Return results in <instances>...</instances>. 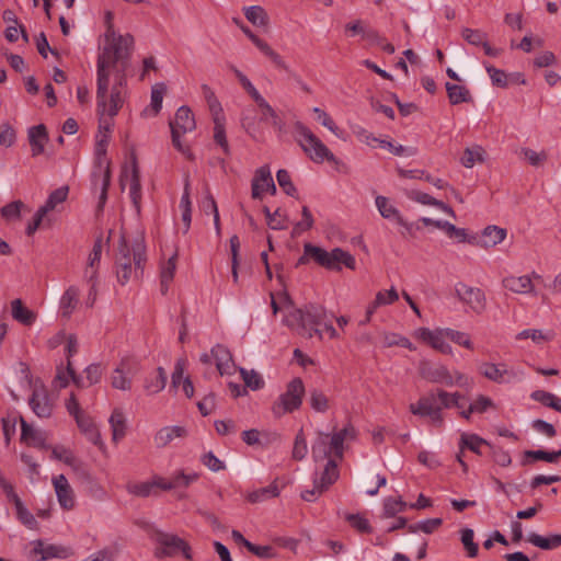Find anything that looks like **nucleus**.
I'll return each mask as SVG.
<instances>
[{
  "instance_id": "dca6fc26",
  "label": "nucleus",
  "mask_w": 561,
  "mask_h": 561,
  "mask_svg": "<svg viewBox=\"0 0 561 561\" xmlns=\"http://www.w3.org/2000/svg\"><path fill=\"white\" fill-rule=\"evenodd\" d=\"M242 32L249 37V39L260 49L270 60L279 69L289 71V67L284 58L275 51L265 41L256 36L248 26L240 25Z\"/></svg>"
},
{
  "instance_id": "0eeeda50",
  "label": "nucleus",
  "mask_w": 561,
  "mask_h": 561,
  "mask_svg": "<svg viewBox=\"0 0 561 561\" xmlns=\"http://www.w3.org/2000/svg\"><path fill=\"white\" fill-rule=\"evenodd\" d=\"M196 127L194 115L190 107L181 106L175 113V117L170 122L172 144L173 146L187 158H191V151L187 146H184L180 138L184 134L194 130Z\"/></svg>"
},
{
  "instance_id": "39448f33",
  "label": "nucleus",
  "mask_w": 561,
  "mask_h": 561,
  "mask_svg": "<svg viewBox=\"0 0 561 561\" xmlns=\"http://www.w3.org/2000/svg\"><path fill=\"white\" fill-rule=\"evenodd\" d=\"M307 251L311 254L312 260L330 271H341L342 265L350 270L356 268L355 257L347 251L341 248H334L327 251L320 247H308Z\"/></svg>"
},
{
  "instance_id": "09e8293b",
  "label": "nucleus",
  "mask_w": 561,
  "mask_h": 561,
  "mask_svg": "<svg viewBox=\"0 0 561 561\" xmlns=\"http://www.w3.org/2000/svg\"><path fill=\"white\" fill-rule=\"evenodd\" d=\"M126 490L129 494L138 497H148L153 493V484L151 481L135 482L129 481L126 483Z\"/></svg>"
},
{
  "instance_id": "aec40b11",
  "label": "nucleus",
  "mask_w": 561,
  "mask_h": 561,
  "mask_svg": "<svg viewBox=\"0 0 561 561\" xmlns=\"http://www.w3.org/2000/svg\"><path fill=\"white\" fill-rule=\"evenodd\" d=\"M55 491L60 506L65 510H71L75 506L73 491L64 474L53 479Z\"/></svg>"
},
{
  "instance_id": "052dcab7",
  "label": "nucleus",
  "mask_w": 561,
  "mask_h": 561,
  "mask_svg": "<svg viewBox=\"0 0 561 561\" xmlns=\"http://www.w3.org/2000/svg\"><path fill=\"white\" fill-rule=\"evenodd\" d=\"M240 375L245 383V388L248 387L251 390H259L264 385L262 377L255 370H247L244 368H240Z\"/></svg>"
},
{
  "instance_id": "603ef678",
  "label": "nucleus",
  "mask_w": 561,
  "mask_h": 561,
  "mask_svg": "<svg viewBox=\"0 0 561 561\" xmlns=\"http://www.w3.org/2000/svg\"><path fill=\"white\" fill-rule=\"evenodd\" d=\"M461 36L468 44L473 46H481L482 44H485V41L488 39V34L485 32L470 27H463L461 30Z\"/></svg>"
},
{
  "instance_id": "f03ea898",
  "label": "nucleus",
  "mask_w": 561,
  "mask_h": 561,
  "mask_svg": "<svg viewBox=\"0 0 561 561\" xmlns=\"http://www.w3.org/2000/svg\"><path fill=\"white\" fill-rule=\"evenodd\" d=\"M147 261L146 245L142 236L134 239L122 234L115 259L116 276L121 285L139 279L144 274Z\"/></svg>"
},
{
  "instance_id": "6e6d98bb",
  "label": "nucleus",
  "mask_w": 561,
  "mask_h": 561,
  "mask_svg": "<svg viewBox=\"0 0 561 561\" xmlns=\"http://www.w3.org/2000/svg\"><path fill=\"white\" fill-rule=\"evenodd\" d=\"M15 511L20 522L30 529H37L38 523L33 514L24 506L22 501H16Z\"/></svg>"
},
{
  "instance_id": "4d7b16f0",
  "label": "nucleus",
  "mask_w": 561,
  "mask_h": 561,
  "mask_svg": "<svg viewBox=\"0 0 561 561\" xmlns=\"http://www.w3.org/2000/svg\"><path fill=\"white\" fill-rule=\"evenodd\" d=\"M308 451L307 440L302 428H300L295 437L294 447L291 451V458L294 460H302Z\"/></svg>"
},
{
  "instance_id": "e433bc0d",
  "label": "nucleus",
  "mask_w": 561,
  "mask_h": 561,
  "mask_svg": "<svg viewBox=\"0 0 561 561\" xmlns=\"http://www.w3.org/2000/svg\"><path fill=\"white\" fill-rule=\"evenodd\" d=\"M278 495H279V489H278L276 481H274L273 483H271L270 485H267L265 488H261L259 490H254V491L248 493L247 500H248V502L255 504V503L264 502L270 499L277 497Z\"/></svg>"
},
{
  "instance_id": "a878e982",
  "label": "nucleus",
  "mask_w": 561,
  "mask_h": 561,
  "mask_svg": "<svg viewBox=\"0 0 561 561\" xmlns=\"http://www.w3.org/2000/svg\"><path fill=\"white\" fill-rule=\"evenodd\" d=\"M128 181L130 198L133 201L135 208L137 209V211H139L141 201V184L140 172L135 157L133 158L131 171L128 175Z\"/></svg>"
},
{
  "instance_id": "ea45409f",
  "label": "nucleus",
  "mask_w": 561,
  "mask_h": 561,
  "mask_svg": "<svg viewBox=\"0 0 561 561\" xmlns=\"http://www.w3.org/2000/svg\"><path fill=\"white\" fill-rule=\"evenodd\" d=\"M79 301V289L75 286H70L62 295L60 300V307L64 317H70L73 310L77 308Z\"/></svg>"
},
{
  "instance_id": "8fccbe9b",
  "label": "nucleus",
  "mask_w": 561,
  "mask_h": 561,
  "mask_svg": "<svg viewBox=\"0 0 561 561\" xmlns=\"http://www.w3.org/2000/svg\"><path fill=\"white\" fill-rule=\"evenodd\" d=\"M482 445H489V443L476 434H462L460 437L461 451L468 448L476 454H480V447Z\"/></svg>"
},
{
  "instance_id": "6ab92c4d",
  "label": "nucleus",
  "mask_w": 561,
  "mask_h": 561,
  "mask_svg": "<svg viewBox=\"0 0 561 561\" xmlns=\"http://www.w3.org/2000/svg\"><path fill=\"white\" fill-rule=\"evenodd\" d=\"M211 353L219 375H232L234 363L230 351L226 346L217 344L211 348Z\"/></svg>"
},
{
  "instance_id": "1a4fd4ad",
  "label": "nucleus",
  "mask_w": 561,
  "mask_h": 561,
  "mask_svg": "<svg viewBox=\"0 0 561 561\" xmlns=\"http://www.w3.org/2000/svg\"><path fill=\"white\" fill-rule=\"evenodd\" d=\"M153 539L158 545L154 550L156 558L174 557L179 552H182L185 559H192L191 546L179 536L158 531Z\"/></svg>"
},
{
  "instance_id": "69168bd1",
  "label": "nucleus",
  "mask_w": 561,
  "mask_h": 561,
  "mask_svg": "<svg viewBox=\"0 0 561 561\" xmlns=\"http://www.w3.org/2000/svg\"><path fill=\"white\" fill-rule=\"evenodd\" d=\"M407 503L401 499L389 497L383 503V515L388 518L396 516V514L403 512Z\"/></svg>"
},
{
  "instance_id": "473e14b6",
  "label": "nucleus",
  "mask_w": 561,
  "mask_h": 561,
  "mask_svg": "<svg viewBox=\"0 0 561 561\" xmlns=\"http://www.w3.org/2000/svg\"><path fill=\"white\" fill-rule=\"evenodd\" d=\"M66 353H67V364H68V374L71 376L72 382L78 387H84L82 382V378L78 376L72 367L71 357L78 352V341L73 334H69L66 340Z\"/></svg>"
},
{
  "instance_id": "f704fd0d",
  "label": "nucleus",
  "mask_w": 561,
  "mask_h": 561,
  "mask_svg": "<svg viewBox=\"0 0 561 561\" xmlns=\"http://www.w3.org/2000/svg\"><path fill=\"white\" fill-rule=\"evenodd\" d=\"M214 121V140L216 144H218L224 153L229 156L230 154V148L229 144L226 137V130H225V116L222 114H218L213 116Z\"/></svg>"
},
{
  "instance_id": "2eb2a0df",
  "label": "nucleus",
  "mask_w": 561,
  "mask_h": 561,
  "mask_svg": "<svg viewBox=\"0 0 561 561\" xmlns=\"http://www.w3.org/2000/svg\"><path fill=\"white\" fill-rule=\"evenodd\" d=\"M422 378L430 382L444 383L446 386L454 385L453 374L444 365H432L428 360H422L419 366Z\"/></svg>"
},
{
  "instance_id": "5701e85b",
  "label": "nucleus",
  "mask_w": 561,
  "mask_h": 561,
  "mask_svg": "<svg viewBox=\"0 0 561 561\" xmlns=\"http://www.w3.org/2000/svg\"><path fill=\"white\" fill-rule=\"evenodd\" d=\"M356 437V430L352 424H347L341 431L334 433L331 439V448L333 449V454L336 458L342 459L343 457V444L345 440H353Z\"/></svg>"
},
{
  "instance_id": "b1692460",
  "label": "nucleus",
  "mask_w": 561,
  "mask_h": 561,
  "mask_svg": "<svg viewBox=\"0 0 561 561\" xmlns=\"http://www.w3.org/2000/svg\"><path fill=\"white\" fill-rule=\"evenodd\" d=\"M376 206L383 218H394L396 221L403 226L409 233H411L413 225L408 224L399 214L398 209L394 208L385 196L376 197Z\"/></svg>"
},
{
  "instance_id": "a18cd8bd",
  "label": "nucleus",
  "mask_w": 561,
  "mask_h": 561,
  "mask_svg": "<svg viewBox=\"0 0 561 561\" xmlns=\"http://www.w3.org/2000/svg\"><path fill=\"white\" fill-rule=\"evenodd\" d=\"M446 90L448 94V99L453 105L469 102L471 100V95L469 90L463 85L453 84L447 82Z\"/></svg>"
},
{
  "instance_id": "c9c22d12",
  "label": "nucleus",
  "mask_w": 561,
  "mask_h": 561,
  "mask_svg": "<svg viewBox=\"0 0 561 561\" xmlns=\"http://www.w3.org/2000/svg\"><path fill=\"white\" fill-rule=\"evenodd\" d=\"M339 478L337 463L334 459H329L321 478L318 480V490L327 491Z\"/></svg>"
},
{
  "instance_id": "de8ad7c7",
  "label": "nucleus",
  "mask_w": 561,
  "mask_h": 561,
  "mask_svg": "<svg viewBox=\"0 0 561 561\" xmlns=\"http://www.w3.org/2000/svg\"><path fill=\"white\" fill-rule=\"evenodd\" d=\"M517 340L531 339V341L536 344H542L549 342L553 339L552 331L543 332L542 330L537 329H528L519 332L516 335Z\"/></svg>"
},
{
  "instance_id": "e2e57ef3",
  "label": "nucleus",
  "mask_w": 561,
  "mask_h": 561,
  "mask_svg": "<svg viewBox=\"0 0 561 561\" xmlns=\"http://www.w3.org/2000/svg\"><path fill=\"white\" fill-rule=\"evenodd\" d=\"M442 524H443L442 518H438V517L431 518V519L422 520V522H419L417 524L411 525L409 527V530L412 533L423 531L425 534H432L436 529H438L442 526Z\"/></svg>"
},
{
  "instance_id": "f8f14e48",
  "label": "nucleus",
  "mask_w": 561,
  "mask_h": 561,
  "mask_svg": "<svg viewBox=\"0 0 561 561\" xmlns=\"http://www.w3.org/2000/svg\"><path fill=\"white\" fill-rule=\"evenodd\" d=\"M455 291L458 299L476 314H481L486 309V298L482 289L458 283Z\"/></svg>"
},
{
  "instance_id": "393cba45",
  "label": "nucleus",
  "mask_w": 561,
  "mask_h": 561,
  "mask_svg": "<svg viewBox=\"0 0 561 561\" xmlns=\"http://www.w3.org/2000/svg\"><path fill=\"white\" fill-rule=\"evenodd\" d=\"M421 222L424 226H433L437 229L443 230L449 238H456L460 242H463L467 238V232L463 228H457L455 225L448 221L435 220L432 218L423 217Z\"/></svg>"
},
{
  "instance_id": "423d86ee",
  "label": "nucleus",
  "mask_w": 561,
  "mask_h": 561,
  "mask_svg": "<svg viewBox=\"0 0 561 561\" xmlns=\"http://www.w3.org/2000/svg\"><path fill=\"white\" fill-rule=\"evenodd\" d=\"M124 104V95L117 85H113L110 95L103 100L96 99V112L99 115V133L110 135L112 118L117 115Z\"/></svg>"
},
{
  "instance_id": "4c0bfd02",
  "label": "nucleus",
  "mask_w": 561,
  "mask_h": 561,
  "mask_svg": "<svg viewBox=\"0 0 561 561\" xmlns=\"http://www.w3.org/2000/svg\"><path fill=\"white\" fill-rule=\"evenodd\" d=\"M176 257L178 254L174 253L165 263L161 266L160 272V285L161 293L164 295L169 289V285L173 280L175 270H176Z\"/></svg>"
},
{
  "instance_id": "c756f323",
  "label": "nucleus",
  "mask_w": 561,
  "mask_h": 561,
  "mask_svg": "<svg viewBox=\"0 0 561 561\" xmlns=\"http://www.w3.org/2000/svg\"><path fill=\"white\" fill-rule=\"evenodd\" d=\"M33 553L41 554V560L66 558L67 549L55 545H44L42 540H36L34 542Z\"/></svg>"
},
{
  "instance_id": "cd10ccee",
  "label": "nucleus",
  "mask_w": 561,
  "mask_h": 561,
  "mask_svg": "<svg viewBox=\"0 0 561 561\" xmlns=\"http://www.w3.org/2000/svg\"><path fill=\"white\" fill-rule=\"evenodd\" d=\"M167 385V373L162 367H158L154 374L149 375L144 381V389L147 394H156L164 389Z\"/></svg>"
},
{
  "instance_id": "7ed1b4c3",
  "label": "nucleus",
  "mask_w": 561,
  "mask_h": 561,
  "mask_svg": "<svg viewBox=\"0 0 561 561\" xmlns=\"http://www.w3.org/2000/svg\"><path fill=\"white\" fill-rule=\"evenodd\" d=\"M327 319L328 312L322 306L309 304L304 308L289 310L285 316L284 323L304 337L317 336L321 341L323 333L319 327Z\"/></svg>"
},
{
  "instance_id": "2f4dec72",
  "label": "nucleus",
  "mask_w": 561,
  "mask_h": 561,
  "mask_svg": "<svg viewBox=\"0 0 561 561\" xmlns=\"http://www.w3.org/2000/svg\"><path fill=\"white\" fill-rule=\"evenodd\" d=\"M260 112H261V121L265 122L267 119L272 121V125L277 130H283L284 124L276 113V111L265 101V99L262 95H259L255 100H253Z\"/></svg>"
},
{
  "instance_id": "9d476101",
  "label": "nucleus",
  "mask_w": 561,
  "mask_h": 561,
  "mask_svg": "<svg viewBox=\"0 0 561 561\" xmlns=\"http://www.w3.org/2000/svg\"><path fill=\"white\" fill-rule=\"evenodd\" d=\"M140 370V363L135 357H124L121 359L111 377L113 388L129 391L131 389V378Z\"/></svg>"
},
{
  "instance_id": "4468645a",
  "label": "nucleus",
  "mask_w": 561,
  "mask_h": 561,
  "mask_svg": "<svg viewBox=\"0 0 561 561\" xmlns=\"http://www.w3.org/2000/svg\"><path fill=\"white\" fill-rule=\"evenodd\" d=\"M416 336L442 354H453V347L446 342V329L430 330L427 328H421L417 330Z\"/></svg>"
},
{
  "instance_id": "79ce46f5",
  "label": "nucleus",
  "mask_w": 561,
  "mask_h": 561,
  "mask_svg": "<svg viewBox=\"0 0 561 561\" xmlns=\"http://www.w3.org/2000/svg\"><path fill=\"white\" fill-rule=\"evenodd\" d=\"M12 317L24 325H31L35 320V314L27 309L21 299H14L11 302Z\"/></svg>"
},
{
  "instance_id": "ddd939ff",
  "label": "nucleus",
  "mask_w": 561,
  "mask_h": 561,
  "mask_svg": "<svg viewBox=\"0 0 561 561\" xmlns=\"http://www.w3.org/2000/svg\"><path fill=\"white\" fill-rule=\"evenodd\" d=\"M265 192L271 195L276 194V186L268 165H263L255 171L251 184L252 198L261 199Z\"/></svg>"
},
{
  "instance_id": "864d4df0",
  "label": "nucleus",
  "mask_w": 561,
  "mask_h": 561,
  "mask_svg": "<svg viewBox=\"0 0 561 561\" xmlns=\"http://www.w3.org/2000/svg\"><path fill=\"white\" fill-rule=\"evenodd\" d=\"M310 405L311 408L320 413H324L329 410V398L319 389L310 391Z\"/></svg>"
},
{
  "instance_id": "58836bf2",
  "label": "nucleus",
  "mask_w": 561,
  "mask_h": 561,
  "mask_svg": "<svg viewBox=\"0 0 561 561\" xmlns=\"http://www.w3.org/2000/svg\"><path fill=\"white\" fill-rule=\"evenodd\" d=\"M528 542L543 550L556 549L561 546V534L542 537L536 533L529 534Z\"/></svg>"
},
{
  "instance_id": "0e129e2a",
  "label": "nucleus",
  "mask_w": 561,
  "mask_h": 561,
  "mask_svg": "<svg viewBox=\"0 0 561 561\" xmlns=\"http://www.w3.org/2000/svg\"><path fill=\"white\" fill-rule=\"evenodd\" d=\"M67 196H68V187L67 186L59 187L50 193V195L48 196V198H47L46 203L43 205V207L46 210L51 211L55 209V207L58 204L65 202Z\"/></svg>"
},
{
  "instance_id": "680f3d73",
  "label": "nucleus",
  "mask_w": 561,
  "mask_h": 561,
  "mask_svg": "<svg viewBox=\"0 0 561 561\" xmlns=\"http://www.w3.org/2000/svg\"><path fill=\"white\" fill-rule=\"evenodd\" d=\"M479 369L485 378L495 382H501L504 374L506 373L505 370H502L499 365L492 363H483Z\"/></svg>"
},
{
  "instance_id": "72a5a7b5",
  "label": "nucleus",
  "mask_w": 561,
  "mask_h": 561,
  "mask_svg": "<svg viewBox=\"0 0 561 561\" xmlns=\"http://www.w3.org/2000/svg\"><path fill=\"white\" fill-rule=\"evenodd\" d=\"M112 428V439L117 443L126 435L127 424L122 410L115 409L108 420Z\"/></svg>"
},
{
  "instance_id": "c03bdc74",
  "label": "nucleus",
  "mask_w": 561,
  "mask_h": 561,
  "mask_svg": "<svg viewBox=\"0 0 561 561\" xmlns=\"http://www.w3.org/2000/svg\"><path fill=\"white\" fill-rule=\"evenodd\" d=\"M524 457H525V459L523 460L524 466L529 463L527 461V458H531L533 460H536V461L541 460V461H547L550 463H556V462H558L559 458L561 457V449H559L557 451H547V450H541V449L526 450L524 453Z\"/></svg>"
},
{
  "instance_id": "9b49d317",
  "label": "nucleus",
  "mask_w": 561,
  "mask_h": 561,
  "mask_svg": "<svg viewBox=\"0 0 561 561\" xmlns=\"http://www.w3.org/2000/svg\"><path fill=\"white\" fill-rule=\"evenodd\" d=\"M436 393L431 391L421 397L416 403H411L409 410L414 415L428 416L433 425L442 426L444 422L442 408L436 405Z\"/></svg>"
},
{
  "instance_id": "20e7f679",
  "label": "nucleus",
  "mask_w": 561,
  "mask_h": 561,
  "mask_svg": "<svg viewBox=\"0 0 561 561\" xmlns=\"http://www.w3.org/2000/svg\"><path fill=\"white\" fill-rule=\"evenodd\" d=\"M295 130L298 135V144L313 162L322 163L324 160L329 162L335 161V157L330 149L307 126L297 122L295 124Z\"/></svg>"
},
{
  "instance_id": "c85d7f7f",
  "label": "nucleus",
  "mask_w": 561,
  "mask_h": 561,
  "mask_svg": "<svg viewBox=\"0 0 561 561\" xmlns=\"http://www.w3.org/2000/svg\"><path fill=\"white\" fill-rule=\"evenodd\" d=\"M329 437L330 436L324 433L318 434V437L311 447L312 458L314 461L324 460L333 454L331 439L329 440Z\"/></svg>"
},
{
  "instance_id": "bb28decb",
  "label": "nucleus",
  "mask_w": 561,
  "mask_h": 561,
  "mask_svg": "<svg viewBox=\"0 0 561 561\" xmlns=\"http://www.w3.org/2000/svg\"><path fill=\"white\" fill-rule=\"evenodd\" d=\"M21 440L23 443L33 447H45V434L41 431L34 430L23 417H21Z\"/></svg>"
},
{
  "instance_id": "774afa93",
  "label": "nucleus",
  "mask_w": 561,
  "mask_h": 561,
  "mask_svg": "<svg viewBox=\"0 0 561 561\" xmlns=\"http://www.w3.org/2000/svg\"><path fill=\"white\" fill-rule=\"evenodd\" d=\"M202 90H203L204 98L208 104L211 116H214V115L218 116V114H222L224 112H222L221 104L218 101V99L216 98L215 92L207 84H203Z\"/></svg>"
},
{
  "instance_id": "7c9ffc66",
  "label": "nucleus",
  "mask_w": 561,
  "mask_h": 561,
  "mask_svg": "<svg viewBox=\"0 0 561 561\" xmlns=\"http://www.w3.org/2000/svg\"><path fill=\"white\" fill-rule=\"evenodd\" d=\"M409 197L417 203L423 204V205L435 206V207L442 209L444 213H446L450 217L456 218V214L450 206H448L447 204H445L442 201H438V199L432 197L427 193H423L420 191H411L409 193Z\"/></svg>"
},
{
  "instance_id": "49530a36",
  "label": "nucleus",
  "mask_w": 561,
  "mask_h": 561,
  "mask_svg": "<svg viewBox=\"0 0 561 561\" xmlns=\"http://www.w3.org/2000/svg\"><path fill=\"white\" fill-rule=\"evenodd\" d=\"M244 15L249 22L255 26H266L268 16L265 10L260 5H251L244 9Z\"/></svg>"
},
{
  "instance_id": "f3484780",
  "label": "nucleus",
  "mask_w": 561,
  "mask_h": 561,
  "mask_svg": "<svg viewBox=\"0 0 561 561\" xmlns=\"http://www.w3.org/2000/svg\"><path fill=\"white\" fill-rule=\"evenodd\" d=\"M30 407L39 417H49L51 415L53 403L50 402L48 394L43 387H35L33 389L32 397L30 398Z\"/></svg>"
},
{
  "instance_id": "13d9d810",
  "label": "nucleus",
  "mask_w": 561,
  "mask_h": 561,
  "mask_svg": "<svg viewBox=\"0 0 561 561\" xmlns=\"http://www.w3.org/2000/svg\"><path fill=\"white\" fill-rule=\"evenodd\" d=\"M520 154L533 167H541L548 159V153L545 150L538 152L530 148H522Z\"/></svg>"
},
{
  "instance_id": "4be33fe9",
  "label": "nucleus",
  "mask_w": 561,
  "mask_h": 561,
  "mask_svg": "<svg viewBox=\"0 0 561 561\" xmlns=\"http://www.w3.org/2000/svg\"><path fill=\"white\" fill-rule=\"evenodd\" d=\"M187 435L184 426H164L160 428L153 437V442L158 448H163L175 438H183Z\"/></svg>"
},
{
  "instance_id": "412c9836",
  "label": "nucleus",
  "mask_w": 561,
  "mask_h": 561,
  "mask_svg": "<svg viewBox=\"0 0 561 561\" xmlns=\"http://www.w3.org/2000/svg\"><path fill=\"white\" fill-rule=\"evenodd\" d=\"M27 137L32 156L37 157L44 153L45 146L48 142V134L45 125L39 124L37 126L31 127L28 129Z\"/></svg>"
},
{
  "instance_id": "bf43d9fd",
  "label": "nucleus",
  "mask_w": 561,
  "mask_h": 561,
  "mask_svg": "<svg viewBox=\"0 0 561 561\" xmlns=\"http://www.w3.org/2000/svg\"><path fill=\"white\" fill-rule=\"evenodd\" d=\"M447 339H449L455 344L462 346L467 350L472 351L474 348L473 343L471 341V336L462 331H457L453 329H446Z\"/></svg>"
},
{
  "instance_id": "f257e3e1",
  "label": "nucleus",
  "mask_w": 561,
  "mask_h": 561,
  "mask_svg": "<svg viewBox=\"0 0 561 561\" xmlns=\"http://www.w3.org/2000/svg\"><path fill=\"white\" fill-rule=\"evenodd\" d=\"M106 45L98 57V89L96 99L103 100L108 94L110 77L114 75L115 83L122 92L126 83V70L129 66V59L134 47V37L130 34L116 35L114 28L110 25L105 33Z\"/></svg>"
},
{
  "instance_id": "a19ab883",
  "label": "nucleus",
  "mask_w": 561,
  "mask_h": 561,
  "mask_svg": "<svg viewBox=\"0 0 561 561\" xmlns=\"http://www.w3.org/2000/svg\"><path fill=\"white\" fill-rule=\"evenodd\" d=\"M506 237V230L497 226H488L482 233L481 243L483 247L491 248L501 243Z\"/></svg>"
},
{
  "instance_id": "37998d69",
  "label": "nucleus",
  "mask_w": 561,
  "mask_h": 561,
  "mask_svg": "<svg viewBox=\"0 0 561 561\" xmlns=\"http://www.w3.org/2000/svg\"><path fill=\"white\" fill-rule=\"evenodd\" d=\"M485 151L481 146H473L471 148H466L463 154L460 159L461 164L465 168H472L477 162H484Z\"/></svg>"
},
{
  "instance_id": "a211bd4d",
  "label": "nucleus",
  "mask_w": 561,
  "mask_h": 561,
  "mask_svg": "<svg viewBox=\"0 0 561 561\" xmlns=\"http://www.w3.org/2000/svg\"><path fill=\"white\" fill-rule=\"evenodd\" d=\"M502 286L514 294H535V286L529 275H508L502 279Z\"/></svg>"
},
{
  "instance_id": "338daca9",
  "label": "nucleus",
  "mask_w": 561,
  "mask_h": 561,
  "mask_svg": "<svg viewBox=\"0 0 561 561\" xmlns=\"http://www.w3.org/2000/svg\"><path fill=\"white\" fill-rule=\"evenodd\" d=\"M167 92V87L164 83H156L151 89V107L153 110V114L157 115L162 106L163 96Z\"/></svg>"
},
{
  "instance_id": "3c124183",
  "label": "nucleus",
  "mask_w": 561,
  "mask_h": 561,
  "mask_svg": "<svg viewBox=\"0 0 561 561\" xmlns=\"http://www.w3.org/2000/svg\"><path fill=\"white\" fill-rule=\"evenodd\" d=\"M263 213L265 214L267 225L273 230H284L287 228L286 217L280 213L279 209H276L273 214L270 211L268 207L263 208Z\"/></svg>"
},
{
  "instance_id": "5fc2aeb1",
  "label": "nucleus",
  "mask_w": 561,
  "mask_h": 561,
  "mask_svg": "<svg viewBox=\"0 0 561 561\" xmlns=\"http://www.w3.org/2000/svg\"><path fill=\"white\" fill-rule=\"evenodd\" d=\"M436 398L440 401L442 407L440 408H462V404L460 403V400L463 398L459 392L449 393L445 390H437Z\"/></svg>"
},
{
  "instance_id": "6e6552de",
  "label": "nucleus",
  "mask_w": 561,
  "mask_h": 561,
  "mask_svg": "<svg viewBox=\"0 0 561 561\" xmlns=\"http://www.w3.org/2000/svg\"><path fill=\"white\" fill-rule=\"evenodd\" d=\"M305 394V386L300 378L293 379L286 391L279 397L278 401L273 404L272 411L275 416L280 417L286 413H291L299 409Z\"/></svg>"
}]
</instances>
